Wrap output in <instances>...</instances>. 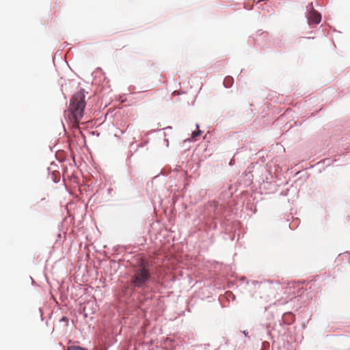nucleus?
Masks as SVG:
<instances>
[{
    "label": "nucleus",
    "instance_id": "f03ea898",
    "mask_svg": "<svg viewBox=\"0 0 350 350\" xmlns=\"http://www.w3.org/2000/svg\"><path fill=\"white\" fill-rule=\"evenodd\" d=\"M150 278V264L146 259L142 258L134 270L131 283L135 287L142 288L146 285Z\"/></svg>",
    "mask_w": 350,
    "mask_h": 350
},
{
    "label": "nucleus",
    "instance_id": "f257e3e1",
    "mask_svg": "<svg viewBox=\"0 0 350 350\" xmlns=\"http://www.w3.org/2000/svg\"><path fill=\"white\" fill-rule=\"evenodd\" d=\"M85 94L83 90H80L72 96L70 100L69 107L65 111L66 116L72 124V126L79 127V123L84 114L85 107Z\"/></svg>",
    "mask_w": 350,
    "mask_h": 350
},
{
    "label": "nucleus",
    "instance_id": "423d86ee",
    "mask_svg": "<svg viewBox=\"0 0 350 350\" xmlns=\"http://www.w3.org/2000/svg\"><path fill=\"white\" fill-rule=\"evenodd\" d=\"M198 131L193 132L192 137L193 138H196V137L200 135L201 131L199 130V126L197 125Z\"/></svg>",
    "mask_w": 350,
    "mask_h": 350
},
{
    "label": "nucleus",
    "instance_id": "39448f33",
    "mask_svg": "<svg viewBox=\"0 0 350 350\" xmlns=\"http://www.w3.org/2000/svg\"><path fill=\"white\" fill-rule=\"evenodd\" d=\"M67 350H88V349L84 347L73 345V346L68 347Z\"/></svg>",
    "mask_w": 350,
    "mask_h": 350
},
{
    "label": "nucleus",
    "instance_id": "20e7f679",
    "mask_svg": "<svg viewBox=\"0 0 350 350\" xmlns=\"http://www.w3.org/2000/svg\"><path fill=\"white\" fill-rule=\"evenodd\" d=\"M233 83V79L232 77L228 76L226 77L224 80V85L226 88H230L232 85Z\"/></svg>",
    "mask_w": 350,
    "mask_h": 350
},
{
    "label": "nucleus",
    "instance_id": "7ed1b4c3",
    "mask_svg": "<svg viewBox=\"0 0 350 350\" xmlns=\"http://www.w3.org/2000/svg\"><path fill=\"white\" fill-rule=\"evenodd\" d=\"M321 14L316 12L315 10H312L309 13L308 20L309 24H318L321 21Z\"/></svg>",
    "mask_w": 350,
    "mask_h": 350
}]
</instances>
